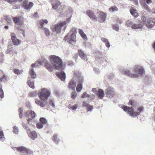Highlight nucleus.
<instances>
[{"label":"nucleus","instance_id":"nucleus-1","mask_svg":"<svg viewBox=\"0 0 155 155\" xmlns=\"http://www.w3.org/2000/svg\"><path fill=\"white\" fill-rule=\"evenodd\" d=\"M49 59L51 64L46 59H43L42 61L46 68L50 71H52L54 69L62 70L64 68L62 65V61L59 57L55 55L49 56Z\"/></svg>","mask_w":155,"mask_h":155},{"label":"nucleus","instance_id":"nucleus-2","mask_svg":"<svg viewBox=\"0 0 155 155\" xmlns=\"http://www.w3.org/2000/svg\"><path fill=\"white\" fill-rule=\"evenodd\" d=\"M51 93L50 90L47 88H43L40 90L38 93V96L40 99H35V104L41 107L45 106L47 103V100L50 96Z\"/></svg>","mask_w":155,"mask_h":155},{"label":"nucleus","instance_id":"nucleus-3","mask_svg":"<svg viewBox=\"0 0 155 155\" xmlns=\"http://www.w3.org/2000/svg\"><path fill=\"white\" fill-rule=\"evenodd\" d=\"M120 71L124 74L131 78H135L138 77V75H142L144 72L143 68L140 65H136L133 68V72L130 71L125 69L124 70L120 69Z\"/></svg>","mask_w":155,"mask_h":155},{"label":"nucleus","instance_id":"nucleus-4","mask_svg":"<svg viewBox=\"0 0 155 155\" xmlns=\"http://www.w3.org/2000/svg\"><path fill=\"white\" fill-rule=\"evenodd\" d=\"M124 111H127V113L132 117H135L138 116L140 114L143 110V107H138L136 111H134V109L132 107H129L125 105H122L121 107Z\"/></svg>","mask_w":155,"mask_h":155},{"label":"nucleus","instance_id":"nucleus-5","mask_svg":"<svg viewBox=\"0 0 155 155\" xmlns=\"http://www.w3.org/2000/svg\"><path fill=\"white\" fill-rule=\"evenodd\" d=\"M13 21L15 24V27L18 30L23 32L25 31L24 22L20 16H16L13 18Z\"/></svg>","mask_w":155,"mask_h":155},{"label":"nucleus","instance_id":"nucleus-6","mask_svg":"<svg viewBox=\"0 0 155 155\" xmlns=\"http://www.w3.org/2000/svg\"><path fill=\"white\" fill-rule=\"evenodd\" d=\"M72 33H68L65 38V41L70 44L74 43L76 41V29L73 28L71 31Z\"/></svg>","mask_w":155,"mask_h":155},{"label":"nucleus","instance_id":"nucleus-7","mask_svg":"<svg viewBox=\"0 0 155 155\" xmlns=\"http://www.w3.org/2000/svg\"><path fill=\"white\" fill-rule=\"evenodd\" d=\"M42 64V61L41 60H38L31 65V67L29 71V74L31 78H35L36 77V75L34 71V68L39 65Z\"/></svg>","mask_w":155,"mask_h":155},{"label":"nucleus","instance_id":"nucleus-8","mask_svg":"<svg viewBox=\"0 0 155 155\" xmlns=\"http://www.w3.org/2000/svg\"><path fill=\"white\" fill-rule=\"evenodd\" d=\"M66 22L63 21L59 23L54 26H51V29L52 31L56 32L57 33H60L61 29V27L64 26H66Z\"/></svg>","mask_w":155,"mask_h":155},{"label":"nucleus","instance_id":"nucleus-9","mask_svg":"<svg viewBox=\"0 0 155 155\" xmlns=\"http://www.w3.org/2000/svg\"><path fill=\"white\" fill-rule=\"evenodd\" d=\"M52 8L54 9H57L58 8V10L57 11L59 13V11L61 10L62 9H63L65 7V6L64 5L60 4V2L58 1L57 0H52ZM61 13V12H60Z\"/></svg>","mask_w":155,"mask_h":155},{"label":"nucleus","instance_id":"nucleus-10","mask_svg":"<svg viewBox=\"0 0 155 155\" xmlns=\"http://www.w3.org/2000/svg\"><path fill=\"white\" fill-rule=\"evenodd\" d=\"M13 149L19 151L20 153V155H29L31 152L30 150L24 147H14Z\"/></svg>","mask_w":155,"mask_h":155},{"label":"nucleus","instance_id":"nucleus-11","mask_svg":"<svg viewBox=\"0 0 155 155\" xmlns=\"http://www.w3.org/2000/svg\"><path fill=\"white\" fill-rule=\"evenodd\" d=\"M24 115L28 118L27 121L28 122L31 120L36 116L35 113L31 110L26 111Z\"/></svg>","mask_w":155,"mask_h":155},{"label":"nucleus","instance_id":"nucleus-12","mask_svg":"<svg viewBox=\"0 0 155 155\" xmlns=\"http://www.w3.org/2000/svg\"><path fill=\"white\" fill-rule=\"evenodd\" d=\"M106 94L107 97L110 98L113 97L115 94L113 88L109 87L106 90Z\"/></svg>","mask_w":155,"mask_h":155},{"label":"nucleus","instance_id":"nucleus-13","mask_svg":"<svg viewBox=\"0 0 155 155\" xmlns=\"http://www.w3.org/2000/svg\"><path fill=\"white\" fill-rule=\"evenodd\" d=\"M146 26L149 29H151L155 25V19L151 18L147 20V23H146Z\"/></svg>","mask_w":155,"mask_h":155},{"label":"nucleus","instance_id":"nucleus-14","mask_svg":"<svg viewBox=\"0 0 155 155\" xmlns=\"http://www.w3.org/2000/svg\"><path fill=\"white\" fill-rule=\"evenodd\" d=\"M6 53H8L12 56H15L17 54L16 51L13 48L12 45H9L8 46V48L6 51Z\"/></svg>","mask_w":155,"mask_h":155},{"label":"nucleus","instance_id":"nucleus-15","mask_svg":"<svg viewBox=\"0 0 155 155\" xmlns=\"http://www.w3.org/2000/svg\"><path fill=\"white\" fill-rule=\"evenodd\" d=\"M97 15H98V20L100 22L102 23L105 21L106 15L104 12L99 11L97 12Z\"/></svg>","mask_w":155,"mask_h":155},{"label":"nucleus","instance_id":"nucleus-16","mask_svg":"<svg viewBox=\"0 0 155 155\" xmlns=\"http://www.w3.org/2000/svg\"><path fill=\"white\" fill-rule=\"evenodd\" d=\"M11 35L12 41L14 45H18L21 44V41L16 38L15 33H12Z\"/></svg>","mask_w":155,"mask_h":155},{"label":"nucleus","instance_id":"nucleus-17","mask_svg":"<svg viewBox=\"0 0 155 155\" xmlns=\"http://www.w3.org/2000/svg\"><path fill=\"white\" fill-rule=\"evenodd\" d=\"M73 77H75V80L79 83H81L84 81L83 78L81 76L80 74L78 72H75Z\"/></svg>","mask_w":155,"mask_h":155},{"label":"nucleus","instance_id":"nucleus-18","mask_svg":"<svg viewBox=\"0 0 155 155\" xmlns=\"http://www.w3.org/2000/svg\"><path fill=\"white\" fill-rule=\"evenodd\" d=\"M22 5L25 9L28 10L33 6V3L31 2L28 3V0H24L23 1Z\"/></svg>","mask_w":155,"mask_h":155},{"label":"nucleus","instance_id":"nucleus-19","mask_svg":"<svg viewBox=\"0 0 155 155\" xmlns=\"http://www.w3.org/2000/svg\"><path fill=\"white\" fill-rule=\"evenodd\" d=\"M27 133L29 137L33 140H35L37 137V134L34 131H31L30 129H28Z\"/></svg>","mask_w":155,"mask_h":155},{"label":"nucleus","instance_id":"nucleus-20","mask_svg":"<svg viewBox=\"0 0 155 155\" xmlns=\"http://www.w3.org/2000/svg\"><path fill=\"white\" fill-rule=\"evenodd\" d=\"M144 25L142 24L140 22L138 24H135L133 25L132 29L134 30H142L144 28Z\"/></svg>","mask_w":155,"mask_h":155},{"label":"nucleus","instance_id":"nucleus-21","mask_svg":"<svg viewBox=\"0 0 155 155\" xmlns=\"http://www.w3.org/2000/svg\"><path fill=\"white\" fill-rule=\"evenodd\" d=\"M64 69L61 70V71H59L57 73V77L62 81H64L66 78V75L64 71L62 70Z\"/></svg>","mask_w":155,"mask_h":155},{"label":"nucleus","instance_id":"nucleus-22","mask_svg":"<svg viewBox=\"0 0 155 155\" xmlns=\"http://www.w3.org/2000/svg\"><path fill=\"white\" fill-rule=\"evenodd\" d=\"M75 79V77H73L72 80L69 83V87L72 90H75V89L76 82V80H74Z\"/></svg>","mask_w":155,"mask_h":155},{"label":"nucleus","instance_id":"nucleus-23","mask_svg":"<svg viewBox=\"0 0 155 155\" xmlns=\"http://www.w3.org/2000/svg\"><path fill=\"white\" fill-rule=\"evenodd\" d=\"M81 97L82 98H87L88 101H92L94 98V96L93 95H90L84 92L82 94Z\"/></svg>","mask_w":155,"mask_h":155},{"label":"nucleus","instance_id":"nucleus-24","mask_svg":"<svg viewBox=\"0 0 155 155\" xmlns=\"http://www.w3.org/2000/svg\"><path fill=\"white\" fill-rule=\"evenodd\" d=\"M130 12L131 14L135 17H137L138 16L137 11L133 7H132L130 9Z\"/></svg>","mask_w":155,"mask_h":155},{"label":"nucleus","instance_id":"nucleus-25","mask_svg":"<svg viewBox=\"0 0 155 155\" xmlns=\"http://www.w3.org/2000/svg\"><path fill=\"white\" fill-rule=\"evenodd\" d=\"M97 95L99 98L100 99H102L104 96V91L102 89H99L97 93Z\"/></svg>","mask_w":155,"mask_h":155},{"label":"nucleus","instance_id":"nucleus-26","mask_svg":"<svg viewBox=\"0 0 155 155\" xmlns=\"http://www.w3.org/2000/svg\"><path fill=\"white\" fill-rule=\"evenodd\" d=\"M151 19V18H148L145 15H143L141 16V21L140 23H141L142 24H143L144 26V25L146 24V23H147V19Z\"/></svg>","mask_w":155,"mask_h":155},{"label":"nucleus","instance_id":"nucleus-27","mask_svg":"<svg viewBox=\"0 0 155 155\" xmlns=\"http://www.w3.org/2000/svg\"><path fill=\"white\" fill-rule=\"evenodd\" d=\"M78 54L81 58L82 59L85 60H87V59L86 55L85 54L83 51L82 50H79L78 51Z\"/></svg>","mask_w":155,"mask_h":155},{"label":"nucleus","instance_id":"nucleus-28","mask_svg":"<svg viewBox=\"0 0 155 155\" xmlns=\"http://www.w3.org/2000/svg\"><path fill=\"white\" fill-rule=\"evenodd\" d=\"M87 13L89 17L91 19H95L96 17L94 15L93 12L90 11H88L87 12Z\"/></svg>","mask_w":155,"mask_h":155},{"label":"nucleus","instance_id":"nucleus-29","mask_svg":"<svg viewBox=\"0 0 155 155\" xmlns=\"http://www.w3.org/2000/svg\"><path fill=\"white\" fill-rule=\"evenodd\" d=\"M48 22V21L46 19H42L41 20L39 23V24L40 25V28L41 29H43L44 28L43 26L44 24H47Z\"/></svg>","mask_w":155,"mask_h":155},{"label":"nucleus","instance_id":"nucleus-30","mask_svg":"<svg viewBox=\"0 0 155 155\" xmlns=\"http://www.w3.org/2000/svg\"><path fill=\"white\" fill-rule=\"evenodd\" d=\"M52 140L57 144H58L60 140L58 138V135L54 134L52 137Z\"/></svg>","mask_w":155,"mask_h":155},{"label":"nucleus","instance_id":"nucleus-31","mask_svg":"<svg viewBox=\"0 0 155 155\" xmlns=\"http://www.w3.org/2000/svg\"><path fill=\"white\" fill-rule=\"evenodd\" d=\"M78 105L77 104H75L74 105L69 104L68 106V108L73 111L76 110L78 108Z\"/></svg>","mask_w":155,"mask_h":155},{"label":"nucleus","instance_id":"nucleus-32","mask_svg":"<svg viewBox=\"0 0 155 155\" xmlns=\"http://www.w3.org/2000/svg\"><path fill=\"white\" fill-rule=\"evenodd\" d=\"M101 40L104 43H105L107 47L108 48H109L110 44L107 39L104 38H101Z\"/></svg>","mask_w":155,"mask_h":155},{"label":"nucleus","instance_id":"nucleus-33","mask_svg":"<svg viewBox=\"0 0 155 155\" xmlns=\"http://www.w3.org/2000/svg\"><path fill=\"white\" fill-rule=\"evenodd\" d=\"M140 2L143 7L146 10L149 11L148 6L146 4L145 0H140Z\"/></svg>","mask_w":155,"mask_h":155},{"label":"nucleus","instance_id":"nucleus-34","mask_svg":"<svg viewBox=\"0 0 155 155\" xmlns=\"http://www.w3.org/2000/svg\"><path fill=\"white\" fill-rule=\"evenodd\" d=\"M28 86L31 88L34 89L35 88L34 84V81L33 80L30 79L28 81Z\"/></svg>","mask_w":155,"mask_h":155},{"label":"nucleus","instance_id":"nucleus-35","mask_svg":"<svg viewBox=\"0 0 155 155\" xmlns=\"http://www.w3.org/2000/svg\"><path fill=\"white\" fill-rule=\"evenodd\" d=\"M5 140V138L2 129H0V140L4 142Z\"/></svg>","mask_w":155,"mask_h":155},{"label":"nucleus","instance_id":"nucleus-36","mask_svg":"<svg viewBox=\"0 0 155 155\" xmlns=\"http://www.w3.org/2000/svg\"><path fill=\"white\" fill-rule=\"evenodd\" d=\"M82 84L81 83H78L76 87V90L78 92H80L82 89Z\"/></svg>","mask_w":155,"mask_h":155},{"label":"nucleus","instance_id":"nucleus-37","mask_svg":"<svg viewBox=\"0 0 155 155\" xmlns=\"http://www.w3.org/2000/svg\"><path fill=\"white\" fill-rule=\"evenodd\" d=\"M79 33L80 35L82 38L84 39H87V37L86 35H85L83 31L81 30H79Z\"/></svg>","mask_w":155,"mask_h":155},{"label":"nucleus","instance_id":"nucleus-38","mask_svg":"<svg viewBox=\"0 0 155 155\" xmlns=\"http://www.w3.org/2000/svg\"><path fill=\"white\" fill-rule=\"evenodd\" d=\"M42 29L47 36H48L50 35V32L48 28H44Z\"/></svg>","mask_w":155,"mask_h":155},{"label":"nucleus","instance_id":"nucleus-39","mask_svg":"<svg viewBox=\"0 0 155 155\" xmlns=\"http://www.w3.org/2000/svg\"><path fill=\"white\" fill-rule=\"evenodd\" d=\"M134 24L133 22L129 20H128L126 22V25L127 26L129 27H131L132 28V26Z\"/></svg>","mask_w":155,"mask_h":155},{"label":"nucleus","instance_id":"nucleus-40","mask_svg":"<svg viewBox=\"0 0 155 155\" xmlns=\"http://www.w3.org/2000/svg\"><path fill=\"white\" fill-rule=\"evenodd\" d=\"M41 123H42L43 124L48 125V121L44 117H41L40 119Z\"/></svg>","mask_w":155,"mask_h":155},{"label":"nucleus","instance_id":"nucleus-41","mask_svg":"<svg viewBox=\"0 0 155 155\" xmlns=\"http://www.w3.org/2000/svg\"><path fill=\"white\" fill-rule=\"evenodd\" d=\"M109 10L110 12H113L115 11H117L118 10L117 8L114 6L111 7L109 9Z\"/></svg>","mask_w":155,"mask_h":155},{"label":"nucleus","instance_id":"nucleus-42","mask_svg":"<svg viewBox=\"0 0 155 155\" xmlns=\"http://www.w3.org/2000/svg\"><path fill=\"white\" fill-rule=\"evenodd\" d=\"M14 72L16 74L20 75L22 73L23 71L22 70L19 69H15L14 71Z\"/></svg>","mask_w":155,"mask_h":155},{"label":"nucleus","instance_id":"nucleus-43","mask_svg":"<svg viewBox=\"0 0 155 155\" xmlns=\"http://www.w3.org/2000/svg\"><path fill=\"white\" fill-rule=\"evenodd\" d=\"M13 132L15 134H18L19 132V129L16 126L14 127L13 129Z\"/></svg>","mask_w":155,"mask_h":155},{"label":"nucleus","instance_id":"nucleus-44","mask_svg":"<svg viewBox=\"0 0 155 155\" xmlns=\"http://www.w3.org/2000/svg\"><path fill=\"white\" fill-rule=\"evenodd\" d=\"M4 93L3 90L2 89V86L0 85V98L1 99L4 97Z\"/></svg>","mask_w":155,"mask_h":155},{"label":"nucleus","instance_id":"nucleus-45","mask_svg":"<svg viewBox=\"0 0 155 155\" xmlns=\"http://www.w3.org/2000/svg\"><path fill=\"white\" fill-rule=\"evenodd\" d=\"M7 80V78L4 74L0 77V81H5Z\"/></svg>","mask_w":155,"mask_h":155},{"label":"nucleus","instance_id":"nucleus-46","mask_svg":"<svg viewBox=\"0 0 155 155\" xmlns=\"http://www.w3.org/2000/svg\"><path fill=\"white\" fill-rule=\"evenodd\" d=\"M23 109L21 108L19 109V115L20 118H21L22 116Z\"/></svg>","mask_w":155,"mask_h":155},{"label":"nucleus","instance_id":"nucleus-47","mask_svg":"<svg viewBox=\"0 0 155 155\" xmlns=\"http://www.w3.org/2000/svg\"><path fill=\"white\" fill-rule=\"evenodd\" d=\"M37 127L38 129L42 128L43 127V124L41 123H38L36 124Z\"/></svg>","mask_w":155,"mask_h":155},{"label":"nucleus","instance_id":"nucleus-48","mask_svg":"<svg viewBox=\"0 0 155 155\" xmlns=\"http://www.w3.org/2000/svg\"><path fill=\"white\" fill-rule=\"evenodd\" d=\"M22 125L23 127V128L27 130L28 129H28V124H25L24 123H22Z\"/></svg>","mask_w":155,"mask_h":155},{"label":"nucleus","instance_id":"nucleus-49","mask_svg":"<svg viewBox=\"0 0 155 155\" xmlns=\"http://www.w3.org/2000/svg\"><path fill=\"white\" fill-rule=\"evenodd\" d=\"M93 109V106L89 105L87 107V111H91Z\"/></svg>","mask_w":155,"mask_h":155},{"label":"nucleus","instance_id":"nucleus-50","mask_svg":"<svg viewBox=\"0 0 155 155\" xmlns=\"http://www.w3.org/2000/svg\"><path fill=\"white\" fill-rule=\"evenodd\" d=\"M38 93L36 91H34L30 93V96L31 97H34L36 96Z\"/></svg>","mask_w":155,"mask_h":155},{"label":"nucleus","instance_id":"nucleus-51","mask_svg":"<svg viewBox=\"0 0 155 155\" xmlns=\"http://www.w3.org/2000/svg\"><path fill=\"white\" fill-rule=\"evenodd\" d=\"M76 97V93L75 91L73 92L72 93L71 97L72 98L75 99Z\"/></svg>","mask_w":155,"mask_h":155},{"label":"nucleus","instance_id":"nucleus-52","mask_svg":"<svg viewBox=\"0 0 155 155\" xmlns=\"http://www.w3.org/2000/svg\"><path fill=\"white\" fill-rule=\"evenodd\" d=\"M151 68L153 73H155V64H152L151 66Z\"/></svg>","mask_w":155,"mask_h":155},{"label":"nucleus","instance_id":"nucleus-53","mask_svg":"<svg viewBox=\"0 0 155 155\" xmlns=\"http://www.w3.org/2000/svg\"><path fill=\"white\" fill-rule=\"evenodd\" d=\"M82 106L83 107H87L89 105L88 103L85 101H84L82 104Z\"/></svg>","mask_w":155,"mask_h":155},{"label":"nucleus","instance_id":"nucleus-54","mask_svg":"<svg viewBox=\"0 0 155 155\" xmlns=\"http://www.w3.org/2000/svg\"><path fill=\"white\" fill-rule=\"evenodd\" d=\"M49 104L50 105L52 106L53 107H54L55 106L54 101L52 100H50V101Z\"/></svg>","mask_w":155,"mask_h":155},{"label":"nucleus","instance_id":"nucleus-55","mask_svg":"<svg viewBox=\"0 0 155 155\" xmlns=\"http://www.w3.org/2000/svg\"><path fill=\"white\" fill-rule=\"evenodd\" d=\"M113 29L115 31H118L119 30L118 26L117 25H114L113 26Z\"/></svg>","mask_w":155,"mask_h":155},{"label":"nucleus","instance_id":"nucleus-56","mask_svg":"<svg viewBox=\"0 0 155 155\" xmlns=\"http://www.w3.org/2000/svg\"><path fill=\"white\" fill-rule=\"evenodd\" d=\"M94 71L96 74H99L100 73L99 69L97 68H94Z\"/></svg>","mask_w":155,"mask_h":155},{"label":"nucleus","instance_id":"nucleus-57","mask_svg":"<svg viewBox=\"0 0 155 155\" xmlns=\"http://www.w3.org/2000/svg\"><path fill=\"white\" fill-rule=\"evenodd\" d=\"M6 21L8 23H10L12 22V20L9 17H7L6 18Z\"/></svg>","mask_w":155,"mask_h":155},{"label":"nucleus","instance_id":"nucleus-58","mask_svg":"<svg viewBox=\"0 0 155 155\" xmlns=\"http://www.w3.org/2000/svg\"><path fill=\"white\" fill-rule=\"evenodd\" d=\"M128 104L129 105H132L133 104V101L132 100H130L128 102Z\"/></svg>","mask_w":155,"mask_h":155},{"label":"nucleus","instance_id":"nucleus-59","mask_svg":"<svg viewBox=\"0 0 155 155\" xmlns=\"http://www.w3.org/2000/svg\"><path fill=\"white\" fill-rule=\"evenodd\" d=\"M71 16V17L67 18V21H65L66 22V24L67 23H69L70 22Z\"/></svg>","mask_w":155,"mask_h":155},{"label":"nucleus","instance_id":"nucleus-60","mask_svg":"<svg viewBox=\"0 0 155 155\" xmlns=\"http://www.w3.org/2000/svg\"><path fill=\"white\" fill-rule=\"evenodd\" d=\"M152 0H146V2L147 4H150L152 2Z\"/></svg>","mask_w":155,"mask_h":155},{"label":"nucleus","instance_id":"nucleus-61","mask_svg":"<svg viewBox=\"0 0 155 155\" xmlns=\"http://www.w3.org/2000/svg\"><path fill=\"white\" fill-rule=\"evenodd\" d=\"M3 74V73L2 71L0 70V77Z\"/></svg>","mask_w":155,"mask_h":155},{"label":"nucleus","instance_id":"nucleus-62","mask_svg":"<svg viewBox=\"0 0 155 155\" xmlns=\"http://www.w3.org/2000/svg\"><path fill=\"white\" fill-rule=\"evenodd\" d=\"M20 6L19 5H17L16 7H15V6H14V8L15 9H18L20 8Z\"/></svg>","mask_w":155,"mask_h":155},{"label":"nucleus","instance_id":"nucleus-63","mask_svg":"<svg viewBox=\"0 0 155 155\" xmlns=\"http://www.w3.org/2000/svg\"><path fill=\"white\" fill-rule=\"evenodd\" d=\"M54 93L57 95H59V93L58 91L57 90H55Z\"/></svg>","mask_w":155,"mask_h":155},{"label":"nucleus","instance_id":"nucleus-64","mask_svg":"<svg viewBox=\"0 0 155 155\" xmlns=\"http://www.w3.org/2000/svg\"><path fill=\"white\" fill-rule=\"evenodd\" d=\"M151 12L152 13L155 14V8H153L152 9Z\"/></svg>","mask_w":155,"mask_h":155}]
</instances>
